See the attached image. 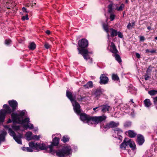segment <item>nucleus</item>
<instances>
[{
	"label": "nucleus",
	"instance_id": "f257e3e1",
	"mask_svg": "<svg viewBox=\"0 0 157 157\" xmlns=\"http://www.w3.org/2000/svg\"><path fill=\"white\" fill-rule=\"evenodd\" d=\"M35 150L38 151L39 150H48L50 153L52 154L56 153V155L59 157H63L69 155L72 153L71 149L69 146H65L62 150H58L57 151L52 149V146L50 145L48 147L44 143H35Z\"/></svg>",
	"mask_w": 157,
	"mask_h": 157
},
{
	"label": "nucleus",
	"instance_id": "f03ea898",
	"mask_svg": "<svg viewBox=\"0 0 157 157\" xmlns=\"http://www.w3.org/2000/svg\"><path fill=\"white\" fill-rule=\"evenodd\" d=\"M19 114L17 113H12L11 117L13 123L16 122L22 124L24 128H29L30 129L33 128V125L29 123V118H27L23 119V116L25 114V111L24 110L20 111Z\"/></svg>",
	"mask_w": 157,
	"mask_h": 157
},
{
	"label": "nucleus",
	"instance_id": "7ed1b4c3",
	"mask_svg": "<svg viewBox=\"0 0 157 157\" xmlns=\"http://www.w3.org/2000/svg\"><path fill=\"white\" fill-rule=\"evenodd\" d=\"M78 44L79 47L81 48H77L79 54H81L85 59L86 60H89V62H91L92 60L90 58L89 55L92 54V52H89L88 50L85 49L88 46V40L85 39H82L78 41Z\"/></svg>",
	"mask_w": 157,
	"mask_h": 157
},
{
	"label": "nucleus",
	"instance_id": "20e7f679",
	"mask_svg": "<svg viewBox=\"0 0 157 157\" xmlns=\"http://www.w3.org/2000/svg\"><path fill=\"white\" fill-rule=\"evenodd\" d=\"M80 113L78 115H80L81 120L84 122L87 123L89 125L92 124L93 123L95 124L100 123L105 120L106 118V117L104 115L98 117H93L88 115L84 113L80 114Z\"/></svg>",
	"mask_w": 157,
	"mask_h": 157
},
{
	"label": "nucleus",
	"instance_id": "39448f33",
	"mask_svg": "<svg viewBox=\"0 0 157 157\" xmlns=\"http://www.w3.org/2000/svg\"><path fill=\"white\" fill-rule=\"evenodd\" d=\"M66 96L71 101L75 112L77 114H79L80 112V106L75 100V96H73L72 93L68 91H66Z\"/></svg>",
	"mask_w": 157,
	"mask_h": 157
},
{
	"label": "nucleus",
	"instance_id": "423d86ee",
	"mask_svg": "<svg viewBox=\"0 0 157 157\" xmlns=\"http://www.w3.org/2000/svg\"><path fill=\"white\" fill-rule=\"evenodd\" d=\"M129 145L132 150L136 149V146L135 143L132 140L127 138H125L123 142L120 145L121 150H125L127 146Z\"/></svg>",
	"mask_w": 157,
	"mask_h": 157
},
{
	"label": "nucleus",
	"instance_id": "0eeeda50",
	"mask_svg": "<svg viewBox=\"0 0 157 157\" xmlns=\"http://www.w3.org/2000/svg\"><path fill=\"white\" fill-rule=\"evenodd\" d=\"M3 107L5 110L1 109L0 111V121L1 122L4 121L6 114L10 113L12 112L11 109L7 105H3Z\"/></svg>",
	"mask_w": 157,
	"mask_h": 157
},
{
	"label": "nucleus",
	"instance_id": "6e6552de",
	"mask_svg": "<svg viewBox=\"0 0 157 157\" xmlns=\"http://www.w3.org/2000/svg\"><path fill=\"white\" fill-rule=\"evenodd\" d=\"M5 128H8V132L10 136L13 137L15 141L19 144H22V142L21 140V135H20L19 136H16L15 132L10 128H9L8 125L4 126Z\"/></svg>",
	"mask_w": 157,
	"mask_h": 157
},
{
	"label": "nucleus",
	"instance_id": "1a4fd4ad",
	"mask_svg": "<svg viewBox=\"0 0 157 157\" xmlns=\"http://www.w3.org/2000/svg\"><path fill=\"white\" fill-rule=\"evenodd\" d=\"M119 122H115L112 121L109 123H107L104 126V128L108 129L110 128H115L119 125Z\"/></svg>",
	"mask_w": 157,
	"mask_h": 157
},
{
	"label": "nucleus",
	"instance_id": "9d476101",
	"mask_svg": "<svg viewBox=\"0 0 157 157\" xmlns=\"http://www.w3.org/2000/svg\"><path fill=\"white\" fill-rule=\"evenodd\" d=\"M100 83L101 84H106L108 82V78L104 74H101L100 76Z\"/></svg>",
	"mask_w": 157,
	"mask_h": 157
},
{
	"label": "nucleus",
	"instance_id": "9b49d317",
	"mask_svg": "<svg viewBox=\"0 0 157 157\" xmlns=\"http://www.w3.org/2000/svg\"><path fill=\"white\" fill-rule=\"evenodd\" d=\"M9 103L10 106L12 108L13 111H14L16 109L17 106V102L14 100L10 101H8Z\"/></svg>",
	"mask_w": 157,
	"mask_h": 157
},
{
	"label": "nucleus",
	"instance_id": "f8f14e48",
	"mask_svg": "<svg viewBox=\"0 0 157 157\" xmlns=\"http://www.w3.org/2000/svg\"><path fill=\"white\" fill-rule=\"evenodd\" d=\"M137 142L140 145H142L144 142V139L143 136L141 135L137 136Z\"/></svg>",
	"mask_w": 157,
	"mask_h": 157
},
{
	"label": "nucleus",
	"instance_id": "ddd939ff",
	"mask_svg": "<svg viewBox=\"0 0 157 157\" xmlns=\"http://www.w3.org/2000/svg\"><path fill=\"white\" fill-rule=\"evenodd\" d=\"M29 147H27L26 151L32 152L33 151V149L35 150V143L31 142L29 143Z\"/></svg>",
	"mask_w": 157,
	"mask_h": 157
},
{
	"label": "nucleus",
	"instance_id": "4468645a",
	"mask_svg": "<svg viewBox=\"0 0 157 157\" xmlns=\"http://www.w3.org/2000/svg\"><path fill=\"white\" fill-rule=\"evenodd\" d=\"M114 132L115 134H117L119 136L118 138L119 139H121L122 138V137L121 135L122 134V131L119 128H116L114 130Z\"/></svg>",
	"mask_w": 157,
	"mask_h": 157
},
{
	"label": "nucleus",
	"instance_id": "2eb2a0df",
	"mask_svg": "<svg viewBox=\"0 0 157 157\" xmlns=\"http://www.w3.org/2000/svg\"><path fill=\"white\" fill-rule=\"evenodd\" d=\"M109 33H110L111 36L112 37L117 35V30L112 28L109 29Z\"/></svg>",
	"mask_w": 157,
	"mask_h": 157
},
{
	"label": "nucleus",
	"instance_id": "dca6fc26",
	"mask_svg": "<svg viewBox=\"0 0 157 157\" xmlns=\"http://www.w3.org/2000/svg\"><path fill=\"white\" fill-rule=\"evenodd\" d=\"M101 111L103 113L109 110L110 106L107 105H103L100 106Z\"/></svg>",
	"mask_w": 157,
	"mask_h": 157
},
{
	"label": "nucleus",
	"instance_id": "f3484780",
	"mask_svg": "<svg viewBox=\"0 0 157 157\" xmlns=\"http://www.w3.org/2000/svg\"><path fill=\"white\" fill-rule=\"evenodd\" d=\"M110 49L111 52L114 53L116 54L117 53V51L114 44L113 42L111 43Z\"/></svg>",
	"mask_w": 157,
	"mask_h": 157
},
{
	"label": "nucleus",
	"instance_id": "a211bd4d",
	"mask_svg": "<svg viewBox=\"0 0 157 157\" xmlns=\"http://www.w3.org/2000/svg\"><path fill=\"white\" fill-rule=\"evenodd\" d=\"M128 135L131 138L135 137L136 135V133L132 130H129L127 132Z\"/></svg>",
	"mask_w": 157,
	"mask_h": 157
},
{
	"label": "nucleus",
	"instance_id": "6ab92c4d",
	"mask_svg": "<svg viewBox=\"0 0 157 157\" xmlns=\"http://www.w3.org/2000/svg\"><path fill=\"white\" fill-rule=\"evenodd\" d=\"M59 139L57 137L55 138L52 140V144L51 145L52 146V149H53V145L56 146L59 143Z\"/></svg>",
	"mask_w": 157,
	"mask_h": 157
},
{
	"label": "nucleus",
	"instance_id": "aec40b11",
	"mask_svg": "<svg viewBox=\"0 0 157 157\" xmlns=\"http://www.w3.org/2000/svg\"><path fill=\"white\" fill-rule=\"evenodd\" d=\"M144 102L145 106L147 107H149L151 105V101L149 99H145Z\"/></svg>",
	"mask_w": 157,
	"mask_h": 157
},
{
	"label": "nucleus",
	"instance_id": "412c9836",
	"mask_svg": "<svg viewBox=\"0 0 157 157\" xmlns=\"http://www.w3.org/2000/svg\"><path fill=\"white\" fill-rule=\"evenodd\" d=\"M32 132H29L26 133V139L28 140H32Z\"/></svg>",
	"mask_w": 157,
	"mask_h": 157
},
{
	"label": "nucleus",
	"instance_id": "4be33fe9",
	"mask_svg": "<svg viewBox=\"0 0 157 157\" xmlns=\"http://www.w3.org/2000/svg\"><path fill=\"white\" fill-rule=\"evenodd\" d=\"M149 94L151 96H154L157 94V90H151L148 92Z\"/></svg>",
	"mask_w": 157,
	"mask_h": 157
},
{
	"label": "nucleus",
	"instance_id": "5701e85b",
	"mask_svg": "<svg viewBox=\"0 0 157 157\" xmlns=\"http://www.w3.org/2000/svg\"><path fill=\"white\" fill-rule=\"evenodd\" d=\"M36 47V44L33 42H32L30 43V44L29 46V48L31 50H34L35 48Z\"/></svg>",
	"mask_w": 157,
	"mask_h": 157
},
{
	"label": "nucleus",
	"instance_id": "b1692460",
	"mask_svg": "<svg viewBox=\"0 0 157 157\" xmlns=\"http://www.w3.org/2000/svg\"><path fill=\"white\" fill-rule=\"evenodd\" d=\"M103 26L104 29L107 33L108 38V39H109V29H108L107 25L105 24H103Z\"/></svg>",
	"mask_w": 157,
	"mask_h": 157
},
{
	"label": "nucleus",
	"instance_id": "393cba45",
	"mask_svg": "<svg viewBox=\"0 0 157 157\" xmlns=\"http://www.w3.org/2000/svg\"><path fill=\"white\" fill-rule=\"evenodd\" d=\"M93 84L91 81H89L86 84L84 85V86L86 88H89L92 87Z\"/></svg>",
	"mask_w": 157,
	"mask_h": 157
},
{
	"label": "nucleus",
	"instance_id": "a878e982",
	"mask_svg": "<svg viewBox=\"0 0 157 157\" xmlns=\"http://www.w3.org/2000/svg\"><path fill=\"white\" fill-rule=\"evenodd\" d=\"M115 57L116 59L119 63H121V59L120 56L118 54H116L114 56Z\"/></svg>",
	"mask_w": 157,
	"mask_h": 157
},
{
	"label": "nucleus",
	"instance_id": "bb28decb",
	"mask_svg": "<svg viewBox=\"0 0 157 157\" xmlns=\"http://www.w3.org/2000/svg\"><path fill=\"white\" fill-rule=\"evenodd\" d=\"M112 79L114 80H118L119 78L117 74H113L112 75Z\"/></svg>",
	"mask_w": 157,
	"mask_h": 157
},
{
	"label": "nucleus",
	"instance_id": "cd10ccee",
	"mask_svg": "<svg viewBox=\"0 0 157 157\" xmlns=\"http://www.w3.org/2000/svg\"><path fill=\"white\" fill-rule=\"evenodd\" d=\"M69 139V138L67 136H64L63 137L62 140L63 142L66 143Z\"/></svg>",
	"mask_w": 157,
	"mask_h": 157
},
{
	"label": "nucleus",
	"instance_id": "c85d7f7f",
	"mask_svg": "<svg viewBox=\"0 0 157 157\" xmlns=\"http://www.w3.org/2000/svg\"><path fill=\"white\" fill-rule=\"evenodd\" d=\"M124 7V4H122L121 6L118 8L117 6H116V9L118 11H121L122 10V9Z\"/></svg>",
	"mask_w": 157,
	"mask_h": 157
},
{
	"label": "nucleus",
	"instance_id": "c756f323",
	"mask_svg": "<svg viewBox=\"0 0 157 157\" xmlns=\"http://www.w3.org/2000/svg\"><path fill=\"white\" fill-rule=\"evenodd\" d=\"M113 4H109L108 6V12L111 13L113 11V8H112V6H113Z\"/></svg>",
	"mask_w": 157,
	"mask_h": 157
},
{
	"label": "nucleus",
	"instance_id": "7c9ffc66",
	"mask_svg": "<svg viewBox=\"0 0 157 157\" xmlns=\"http://www.w3.org/2000/svg\"><path fill=\"white\" fill-rule=\"evenodd\" d=\"M40 137V135L37 136V135H34L32 137V139L33 140H38Z\"/></svg>",
	"mask_w": 157,
	"mask_h": 157
},
{
	"label": "nucleus",
	"instance_id": "2f4dec72",
	"mask_svg": "<svg viewBox=\"0 0 157 157\" xmlns=\"http://www.w3.org/2000/svg\"><path fill=\"white\" fill-rule=\"evenodd\" d=\"M101 93L100 90H97L94 93V95L96 97H97L98 96L100 95Z\"/></svg>",
	"mask_w": 157,
	"mask_h": 157
},
{
	"label": "nucleus",
	"instance_id": "473e14b6",
	"mask_svg": "<svg viewBox=\"0 0 157 157\" xmlns=\"http://www.w3.org/2000/svg\"><path fill=\"white\" fill-rule=\"evenodd\" d=\"M12 128L15 130H17L20 128L19 126H15L13 125L12 126Z\"/></svg>",
	"mask_w": 157,
	"mask_h": 157
},
{
	"label": "nucleus",
	"instance_id": "72a5a7b5",
	"mask_svg": "<svg viewBox=\"0 0 157 157\" xmlns=\"http://www.w3.org/2000/svg\"><path fill=\"white\" fill-rule=\"evenodd\" d=\"M44 46L46 48L48 49L50 48L51 46L48 43H45L44 44Z\"/></svg>",
	"mask_w": 157,
	"mask_h": 157
},
{
	"label": "nucleus",
	"instance_id": "f704fd0d",
	"mask_svg": "<svg viewBox=\"0 0 157 157\" xmlns=\"http://www.w3.org/2000/svg\"><path fill=\"white\" fill-rule=\"evenodd\" d=\"M153 102L154 105L157 104V96L153 98Z\"/></svg>",
	"mask_w": 157,
	"mask_h": 157
},
{
	"label": "nucleus",
	"instance_id": "c9c22d12",
	"mask_svg": "<svg viewBox=\"0 0 157 157\" xmlns=\"http://www.w3.org/2000/svg\"><path fill=\"white\" fill-rule=\"evenodd\" d=\"M117 35H118V36L119 37H120L121 38H123V35L122 33L121 32H117Z\"/></svg>",
	"mask_w": 157,
	"mask_h": 157
},
{
	"label": "nucleus",
	"instance_id": "e433bc0d",
	"mask_svg": "<svg viewBox=\"0 0 157 157\" xmlns=\"http://www.w3.org/2000/svg\"><path fill=\"white\" fill-rule=\"evenodd\" d=\"M28 16L27 14H26L25 16H24L22 17V19L24 21L25 20H28L29 19Z\"/></svg>",
	"mask_w": 157,
	"mask_h": 157
},
{
	"label": "nucleus",
	"instance_id": "4c0bfd02",
	"mask_svg": "<svg viewBox=\"0 0 157 157\" xmlns=\"http://www.w3.org/2000/svg\"><path fill=\"white\" fill-rule=\"evenodd\" d=\"M11 42V40H6L5 41V44L6 45H9Z\"/></svg>",
	"mask_w": 157,
	"mask_h": 157
},
{
	"label": "nucleus",
	"instance_id": "58836bf2",
	"mask_svg": "<svg viewBox=\"0 0 157 157\" xmlns=\"http://www.w3.org/2000/svg\"><path fill=\"white\" fill-rule=\"evenodd\" d=\"M115 17V16L112 13L111 14L110 16V19H111V21H113Z\"/></svg>",
	"mask_w": 157,
	"mask_h": 157
},
{
	"label": "nucleus",
	"instance_id": "ea45409f",
	"mask_svg": "<svg viewBox=\"0 0 157 157\" xmlns=\"http://www.w3.org/2000/svg\"><path fill=\"white\" fill-rule=\"evenodd\" d=\"M124 125L125 127L130 126L131 125V122H126Z\"/></svg>",
	"mask_w": 157,
	"mask_h": 157
},
{
	"label": "nucleus",
	"instance_id": "a19ab883",
	"mask_svg": "<svg viewBox=\"0 0 157 157\" xmlns=\"http://www.w3.org/2000/svg\"><path fill=\"white\" fill-rule=\"evenodd\" d=\"M132 27H133L132 26V25H131L130 23H129L127 26V28L128 29H132Z\"/></svg>",
	"mask_w": 157,
	"mask_h": 157
},
{
	"label": "nucleus",
	"instance_id": "79ce46f5",
	"mask_svg": "<svg viewBox=\"0 0 157 157\" xmlns=\"http://www.w3.org/2000/svg\"><path fill=\"white\" fill-rule=\"evenodd\" d=\"M149 74H147V73H146L145 75L144 76V79L145 80H147L148 79V78H150V77L149 76Z\"/></svg>",
	"mask_w": 157,
	"mask_h": 157
},
{
	"label": "nucleus",
	"instance_id": "37998d69",
	"mask_svg": "<svg viewBox=\"0 0 157 157\" xmlns=\"http://www.w3.org/2000/svg\"><path fill=\"white\" fill-rule=\"evenodd\" d=\"M151 71V70L150 69V67H149V68H147L146 71V73L147 74H150Z\"/></svg>",
	"mask_w": 157,
	"mask_h": 157
},
{
	"label": "nucleus",
	"instance_id": "c03bdc74",
	"mask_svg": "<svg viewBox=\"0 0 157 157\" xmlns=\"http://www.w3.org/2000/svg\"><path fill=\"white\" fill-rule=\"evenodd\" d=\"M140 41H144L145 40L144 37L143 36H141L140 37Z\"/></svg>",
	"mask_w": 157,
	"mask_h": 157
},
{
	"label": "nucleus",
	"instance_id": "a18cd8bd",
	"mask_svg": "<svg viewBox=\"0 0 157 157\" xmlns=\"http://www.w3.org/2000/svg\"><path fill=\"white\" fill-rule=\"evenodd\" d=\"M136 56L138 58H140V55L137 53H136Z\"/></svg>",
	"mask_w": 157,
	"mask_h": 157
},
{
	"label": "nucleus",
	"instance_id": "49530a36",
	"mask_svg": "<svg viewBox=\"0 0 157 157\" xmlns=\"http://www.w3.org/2000/svg\"><path fill=\"white\" fill-rule=\"evenodd\" d=\"M22 149L23 151H27V147H22Z\"/></svg>",
	"mask_w": 157,
	"mask_h": 157
},
{
	"label": "nucleus",
	"instance_id": "de8ad7c7",
	"mask_svg": "<svg viewBox=\"0 0 157 157\" xmlns=\"http://www.w3.org/2000/svg\"><path fill=\"white\" fill-rule=\"evenodd\" d=\"M50 33V31L49 30H47L46 31V33L48 35Z\"/></svg>",
	"mask_w": 157,
	"mask_h": 157
},
{
	"label": "nucleus",
	"instance_id": "09e8293b",
	"mask_svg": "<svg viewBox=\"0 0 157 157\" xmlns=\"http://www.w3.org/2000/svg\"><path fill=\"white\" fill-rule=\"evenodd\" d=\"M22 10L23 11V12H27V11L26 10V9L25 8V7H23L22 8Z\"/></svg>",
	"mask_w": 157,
	"mask_h": 157
},
{
	"label": "nucleus",
	"instance_id": "8fccbe9b",
	"mask_svg": "<svg viewBox=\"0 0 157 157\" xmlns=\"http://www.w3.org/2000/svg\"><path fill=\"white\" fill-rule=\"evenodd\" d=\"M156 52L155 50H152L150 51V52L151 53H155Z\"/></svg>",
	"mask_w": 157,
	"mask_h": 157
},
{
	"label": "nucleus",
	"instance_id": "3c124183",
	"mask_svg": "<svg viewBox=\"0 0 157 157\" xmlns=\"http://www.w3.org/2000/svg\"><path fill=\"white\" fill-rule=\"evenodd\" d=\"M146 52L148 53H149L150 52V51L148 49H146Z\"/></svg>",
	"mask_w": 157,
	"mask_h": 157
},
{
	"label": "nucleus",
	"instance_id": "603ef678",
	"mask_svg": "<svg viewBox=\"0 0 157 157\" xmlns=\"http://www.w3.org/2000/svg\"><path fill=\"white\" fill-rule=\"evenodd\" d=\"M11 122H12L11 120L10 119H9V120H8V121L7 122V123H10Z\"/></svg>",
	"mask_w": 157,
	"mask_h": 157
},
{
	"label": "nucleus",
	"instance_id": "864d4df0",
	"mask_svg": "<svg viewBox=\"0 0 157 157\" xmlns=\"http://www.w3.org/2000/svg\"><path fill=\"white\" fill-rule=\"evenodd\" d=\"M99 107H100V106H98V107H95L93 108V110L94 111L96 109L99 108Z\"/></svg>",
	"mask_w": 157,
	"mask_h": 157
},
{
	"label": "nucleus",
	"instance_id": "5fc2aeb1",
	"mask_svg": "<svg viewBox=\"0 0 157 157\" xmlns=\"http://www.w3.org/2000/svg\"><path fill=\"white\" fill-rule=\"evenodd\" d=\"M38 130V128H36L34 129V131H35V132H36V131H37Z\"/></svg>",
	"mask_w": 157,
	"mask_h": 157
},
{
	"label": "nucleus",
	"instance_id": "6e6d98bb",
	"mask_svg": "<svg viewBox=\"0 0 157 157\" xmlns=\"http://www.w3.org/2000/svg\"><path fill=\"white\" fill-rule=\"evenodd\" d=\"M135 24V22H133L132 23V26L133 27L134 25Z\"/></svg>",
	"mask_w": 157,
	"mask_h": 157
},
{
	"label": "nucleus",
	"instance_id": "4d7b16f0",
	"mask_svg": "<svg viewBox=\"0 0 157 157\" xmlns=\"http://www.w3.org/2000/svg\"><path fill=\"white\" fill-rule=\"evenodd\" d=\"M147 29H149V30H150V29H151V27H147Z\"/></svg>",
	"mask_w": 157,
	"mask_h": 157
},
{
	"label": "nucleus",
	"instance_id": "13d9d810",
	"mask_svg": "<svg viewBox=\"0 0 157 157\" xmlns=\"http://www.w3.org/2000/svg\"><path fill=\"white\" fill-rule=\"evenodd\" d=\"M155 105V106L156 108L157 109V105Z\"/></svg>",
	"mask_w": 157,
	"mask_h": 157
},
{
	"label": "nucleus",
	"instance_id": "bf43d9fd",
	"mask_svg": "<svg viewBox=\"0 0 157 157\" xmlns=\"http://www.w3.org/2000/svg\"><path fill=\"white\" fill-rule=\"evenodd\" d=\"M130 101H132V103H134V102H133V100H132V99H131V100H130Z\"/></svg>",
	"mask_w": 157,
	"mask_h": 157
},
{
	"label": "nucleus",
	"instance_id": "052dcab7",
	"mask_svg": "<svg viewBox=\"0 0 157 157\" xmlns=\"http://www.w3.org/2000/svg\"><path fill=\"white\" fill-rule=\"evenodd\" d=\"M131 115L132 116H133V113H131Z\"/></svg>",
	"mask_w": 157,
	"mask_h": 157
},
{
	"label": "nucleus",
	"instance_id": "680f3d73",
	"mask_svg": "<svg viewBox=\"0 0 157 157\" xmlns=\"http://www.w3.org/2000/svg\"><path fill=\"white\" fill-rule=\"evenodd\" d=\"M155 39L157 40V37H156L155 38Z\"/></svg>",
	"mask_w": 157,
	"mask_h": 157
},
{
	"label": "nucleus",
	"instance_id": "e2e57ef3",
	"mask_svg": "<svg viewBox=\"0 0 157 157\" xmlns=\"http://www.w3.org/2000/svg\"><path fill=\"white\" fill-rule=\"evenodd\" d=\"M34 6V4L33 3L32 4V6Z\"/></svg>",
	"mask_w": 157,
	"mask_h": 157
},
{
	"label": "nucleus",
	"instance_id": "0e129e2a",
	"mask_svg": "<svg viewBox=\"0 0 157 157\" xmlns=\"http://www.w3.org/2000/svg\"><path fill=\"white\" fill-rule=\"evenodd\" d=\"M115 137L116 138H117V136H115Z\"/></svg>",
	"mask_w": 157,
	"mask_h": 157
},
{
	"label": "nucleus",
	"instance_id": "69168bd1",
	"mask_svg": "<svg viewBox=\"0 0 157 157\" xmlns=\"http://www.w3.org/2000/svg\"><path fill=\"white\" fill-rule=\"evenodd\" d=\"M36 4V3H34V5H35Z\"/></svg>",
	"mask_w": 157,
	"mask_h": 157
},
{
	"label": "nucleus",
	"instance_id": "338daca9",
	"mask_svg": "<svg viewBox=\"0 0 157 157\" xmlns=\"http://www.w3.org/2000/svg\"><path fill=\"white\" fill-rule=\"evenodd\" d=\"M126 2H127V0H126Z\"/></svg>",
	"mask_w": 157,
	"mask_h": 157
},
{
	"label": "nucleus",
	"instance_id": "774afa93",
	"mask_svg": "<svg viewBox=\"0 0 157 157\" xmlns=\"http://www.w3.org/2000/svg\"><path fill=\"white\" fill-rule=\"evenodd\" d=\"M8 9H10V8H7Z\"/></svg>",
	"mask_w": 157,
	"mask_h": 157
}]
</instances>
